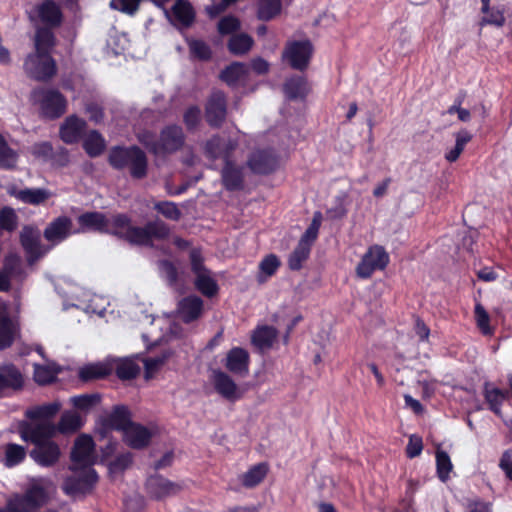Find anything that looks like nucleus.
Listing matches in <instances>:
<instances>
[{
    "mask_svg": "<svg viewBox=\"0 0 512 512\" xmlns=\"http://www.w3.org/2000/svg\"><path fill=\"white\" fill-rule=\"evenodd\" d=\"M277 331L269 326L258 328L252 336V343L260 350L269 349L276 339Z\"/></svg>",
    "mask_w": 512,
    "mask_h": 512,
    "instance_id": "c9c22d12",
    "label": "nucleus"
},
{
    "mask_svg": "<svg viewBox=\"0 0 512 512\" xmlns=\"http://www.w3.org/2000/svg\"><path fill=\"white\" fill-rule=\"evenodd\" d=\"M18 216L11 207H3L0 210V229L12 232L17 228Z\"/></svg>",
    "mask_w": 512,
    "mask_h": 512,
    "instance_id": "5fc2aeb1",
    "label": "nucleus"
},
{
    "mask_svg": "<svg viewBox=\"0 0 512 512\" xmlns=\"http://www.w3.org/2000/svg\"><path fill=\"white\" fill-rule=\"evenodd\" d=\"M93 448L94 443L90 436L86 434L79 436L71 452L72 465H89L91 467L93 464Z\"/></svg>",
    "mask_w": 512,
    "mask_h": 512,
    "instance_id": "6ab92c4d",
    "label": "nucleus"
},
{
    "mask_svg": "<svg viewBox=\"0 0 512 512\" xmlns=\"http://www.w3.org/2000/svg\"><path fill=\"white\" fill-rule=\"evenodd\" d=\"M147 488L156 498L174 494L180 489L179 485L161 476L150 477L147 481Z\"/></svg>",
    "mask_w": 512,
    "mask_h": 512,
    "instance_id": "c756f323",
    "label": "nucleus"
},
{
    "mask_svg": "<svg viewBox=\"0 0 512 512\" xmlns=\"http://www.w3.org/2000/svg\"><path fill=\"white\" fill-rule=\"evenodd\" d=\"M18 153L9 147L5 138L0 134V168L11 170L17 165Z\"/></svg>",
    "mask_w": 512,
    "mask_h": 512,
    "instance_id": "a19ab883",
    "label": "nucleus"
},
{
    "mask_svg": "<svg viewBox=\"0 0 512 512\" xmlns=\"http://www.w3.org/2000/svg\"><path fill=\"white\" fill-rule=\"evenodd\" d=\"M21 437L25 441L33 444L52 441L51 438L56 434L57 427L51 421L32 420L21 427Z\"/></svg>",
    "mask_w": 512,
    "mask_h": 512,
    "instance_id": "9b49d317",
    "label": "nucleus"
},
{
    "mask_svg": "<svg viewBox=\"0 0 512 512\" xmlns=\"http://www.w3.org/2000/svg\"><path fill=\"white\" fill-rule=\"evenodd\" d=\"M29 153L38 161L64 167L69 163L68 150L63 146L53 147L48 141L36 142L29 147Z\"/></svg>",
    "mask_w": 512,
    "mask_h": 512,
    "instance_id": "6e6552de",
    "label": "nucleus"
},
{
    "mask_svg": "<svg viewBox=\"0 0 512 512\" xmlns=\"http://www.w3.org/2000/svg\"><path fill=\"white\" fill-rule=\"evenodd\" d=\"M310 91L309 84L303 76H293L284 83V92L288 99H303Z\"/></svg>",
    "mask_w": 512,
    "mask_h": 512,
    "instance_id": "c85d7f7f",
    "label": "nucleus"
},
{
    "mask_svg": "<svg viewBox=\"0 0 512 512\" xmlns=\"http://www.w3.org/2000/svg\"><path fill=\"white\" fill-rule=\"evenodd\" d=\"M29 455L38 465L49 468L58 463L61 450L56 442L44 441L43 443L34 444Z\"/></svg>",
    "mask_w": 512,
    "mask_h": 512,
    "instance_id": "4468645a",
    "label": "nucleus"
},
{
    "mask_svg": "<svg viewBox=\"0 0 512 512\" xmlns=\"http://www.w3.org/2000/svg\"><path fill=\"white\" fill-rule=\"evenodd\" d=\"M191 270L194 274V285L204 296L213 297L218 292L217 281L203 264L201 254L197 250L190 252Z\"/></svg>",
    "mask_w": 512,
    "mask_h": 512,
    "instance_id": "39448f33",
    "label": "nucleus"
},
{
    "mask_svg": "<svg viewBox=\"0 0 512 512\" xmlns=\"http://www.w3.org/2000/svg\"><path fill=\"white\" fill-rule=\"evenodd\" d=\"M71 403L73 406L79 410L88 411L93 406L99 403L100 395L99 394H83L79 396H74L71 398Z\"/></svg>",
    "mask_w": 512,
    "mask_h": 512,
    "instance_id": "4d7b16f0",
    "label": "nucleus"
},
{
    "mask_svg": "<svg viewBox=\"0 0 512 512\" xmlns=\"http://www.w3.org/2000/svg\"><path fill=\"white\" fill-rule=\"evenodd\" d=\"M106 375V370L99 365H90L80 370L79 376L82 380L87 381L91 379L102 378Z\"/></svg>",
    "mask_w": 512,
    "mask_h": 512,
    "instance_id": "e2e57ef3",
    "label": "nucleus"
},
{
    "mask_svg": "<svg viewBox=\"0 0 512 512\" xmlns=\"http://www.w3.org/2000/svg\"><path fill=\"white\" fill-rule=\"evenodd\" d=\"M19 333V324L9 316L6 304L0 303V350L9 348Z\"/></svg>",
    "mask_w": 512,
    "mask_h": 512,
    "instance_id": "dca6fc26",
    "label": "nucleus"
},
{
    "mask_svg": "<svg viewBox=\"0 0 512 512\" xmlns=\"http://www.w3.org/2000/svg\"><path fill=\"white\" fill-rule=\"evenodd\" d=\"M483 394L485 401L489 405L491 411L497 416H502L501 405L505 399H507L508 391H503L499 388L494 387L490 382L484 383Z\"/></svg>",
    "mask_w": 512,
    "mask_h": 512,
    "instance_id": "cd10ccee",
    "label": "nucleus"
},
{
    "mask_svg": "<svg viewBox=\"0 0 512 512\" xmlns=\"http://www.w3.org/2000/svg\"><path fill=\"white\" fill-rule=\"evenodd\" d=\"M221 179L227 190H241L244 184L243 168L227 159L221 171Z\"/></svg>",
    "mask_w": 512,
    "mask_h": 512,
    "instance_id": "412c9836",
    "label": "nucleus"
},
{
    "mask_svg": "<svg viewBox=\"0 0 512 512\" xmlns=\"http://www.w3.org/2000/svg\"><path fill=\"white\" fill-rule=\"evenodd\" d=\"M124 441L134 449L146 447L152 437V433L144 426L132 423L125 429Z\"/></svg>",
    "mask_w": 512,
    "mask_h": 512,
    "instance_id": "393cba45",
    "label": "nucleus"
},
{
    "mask_svg": "<svg viewBox=\"0 0 512 512\" xmlns=\"http://www.w3.org/2000/svg\"><path fill=\"white\" fill-rule=\"evenodd\" d=\"M24 384V376L14 364H0V396L19 392Z\"/></svg>",
    "mask_w": 512,
    "mask_h": 512,
    "instance_id": "ddd939ff",
    "label": "nucleus"
},
{
    "mask_svg": "<svg viewBox=\"0 0 512 512\" xmlns=\"http://www.w3.org/2000/svg\"><path fill=\"white\" fill-rule=\"evenodd\" d=\"M105 422L109 428L122 430L123 432L133 423L129 409L123 405L115 406Z\"/></svg>",
    "mask_w": 512,
    "mask_h": 512,
    "instance_id": "7c9ffc66",
    "label": "nucleus"
},
{
    "mask_svg": "<svg viewBox=\"0 0 512 512\" xmlns=\"http://www.w3.org/2000/svg\"><path fill=\"white\" fill-rule=\"evenodd\" d=\"M155 209L161 213L164 217L171 220H178L181 216V212L172 202H159L155 205Z\"/></svg>",
    "mask_w": 512,
    "mask_h": 512,
    "instance_id": "052dcab7",
    "label": "nucleus"
},
{
    "mask_svg": "<svg viewBox=\"0 0 512 512\" xmlns=\"http://www.w3.org/2000/svg\"><path fill=\"white\" fill-rule=\"evenodd\" d=\"M10 278L19 277L22 274L21 258L16 254H9L5 257L3 269Z\"/></svg>",
    "mask_w": 512,
    "mask_h": 512,
    "instance_id": "13d9d810",
    "label": "nucleus"
},
{
    "mask_svg": "<svg viewBox=\"0 0 512 512\" xmlns=\"http://www.w3.org/2000/svg\"><path fill=\"white\" fill-rule=\"evenodd\" d=\"M37 13L43 23L50 27L61 24L62 13L60 7L52 0H45L37 6Z\"/></svg>",
    "mask_w": 512,
    "mask_h": 512,
    "instance_id": "bb28decb",
    "label": "nucleus"
},
{
    "mask_svg": "<svg viewBox=\"0 0 512 512\" xmlns=\"http://www.w3.org/2000/svg\"><path fill=\"white\" fill-rule=\"evenodd\" d=\"M247 72L248 68L245 64L234 62L221 72L220 78L231 86L243 79Z\"/></svg>",
    "mask_w": 512,
    "mask_h": 512,
    "instance_id": "4c0bfd02",
    "label": "nucleus"
},
{
    "mask_svg": "<svg viewBox=\"0 0 512 512\" xmlns=\"http://www.w3.org/2000/svg\"><path fill=\"white\" fill-rule=\"evenodd\" d=\"M267 474V466L264 463H260L252 467L242 476V484L245 487L252 488L258 485Z\"/></svg>",
    "mask_w": 512,
    "mask_h": 512,
    "instance_id": "de8ad7c7",
    "label": "nucleus"
},
{
    "mask_svg": "<svg viewBox=\"0 0 512 512\" xmlns=\"http://www.w3.org/2000/svg\"><path fill=\"white\" fill-rule=\"evenodd\" d=\"M436 466L437 474L441 481L445 482L449 478V473L452 470V463L449 455L440 449L436 452Z\"/></svg>",
    "mask_w": 512,
    "mask_h": 512,
    "instance_id": "864d4df0",
    "label": "nucleus"
},
{
    "mask_svg": "<svg viewBox=\"0 0 512 512\" xmlns=\"http://www.w3.org/2000/svg\"><path fill=\"white\" fill-rule=\"evenodd\" d=\"M140 372V367L133 360L125 359L116 366V374L120 379L129 380L135 378Z\"/></svg>",
    "mask_w": 512,
    "mask_h": 512,
    "instance_id": "603ef678",
    "label": "nucleus"
},
{
    "mask_svg": "<svg viewBox=\"0 0 512 512\" xmlns=\"http://www.w3.org/2000/svg\"><path fill=\"white\" fill-rule=\"evenodd\" d=\"M54 46V34L49 28H38L35 35V52L50 54L51 48Z\"/></svg>",
    "mask_w": 512,
    "mask_h": 512,
    "instance_id": "ea45409f",
    "label": "nucleus"
},
{
    "mask_svg": "<svg viewBox=\"0 0 512 512\" xmlns=\"http://www.w3.org/2000/svg\"><path fill=\"white\" fill-rule=\"evenodd\" d=\"M70 470L72 473L63 484V490L66 494L75 497L89 493L98 480L95 470L89 465H71Z\"/></svg>",
    "mask_w": 512,
    "mask_h": 512,
    "instance_id": "7ed1b4c3",
    "label": "nucleus"
},
{
    "mask_svg": "<svg viewBox=\"0 0 512 512\" xmlns=\"http://www.w3.org/2000/svg\"><path fill=\"white\" fill-rule=\"evenodd\" d=\"M277 165V157L271 149L254 150L247 160V166L256 174H269Z\"/></svg>",
    "mask_w": 512,
    "mask_h": 512,
    "instance_id": "2eb2a0df",
    "label": "nucleus"
},
{
    "mask_svg": "<svg viewBox=\"0 0 512 512\" xmlns=\"http://www.w3.org/2000/svg\"><path fill=\"white\" fill-rule=\"evenodd\" d=\"M171 356L170 351H164L161 353V355L152 357V358H145L143 360L144 367H145V378L150 379L153 377V375L164 365V363L167 361V359Z\"/></svg>",
    "mask_w": 512,
    "mask_h": 512,
    "instance_id": "3c124183",
    "label": "nucleus"
},
{
    "mask_svg": "<svg viewBox=\"0 0 512 512\" xmlns=\"http://www.w3.org/2000/svg\"><path fill=\"white\" fill-rule=\"evenodd\" d=\"M32 98L35 102L39 103L41 112L46 118H59L66 111V99L59 91L34 90Z\"/></svg>",
    "mask_w": 512,
    "mask_h": 512,
    "instance_id": "423d86ee",
    "label": "nucleus"
},
{
    "mask_svg": "<svg viewBox=\"0 0 512 512\" xmlns=\"http://www.w3.org/2000/svg\"><path fill=\"white\" fill-rule=\"evenodd\" d=\"M240 27L239 20L234 16H225L218 23V31L221 34H229Z\"/></svg>",
    "mask_w": 512,
    "mask_h": 512,
    "instance_id": "0e129e2a",
    "label": "nucleus"
},
{
    "mask_svg": "<svg viewBox=\"0 0 512 512\" xmlns=\"http://www.w3.org/2000/svg\"><path fill=\"white\" fill-rule=\"evenodd\" d=\"M86 122L75 115L69 116L60 126V138L67 144L77 142L84 133Z\"/></svg>",
    "mask_w": 512,
    "mask_h": 512,
    "instance_id": "b1692460",
    "label": "nucleus"
},
{
    "mask_svg": "<svg viewBox=\"0 0 512 512\" xmlns=\"http://www.w3.org/2000/svg\"><path fill=\"white\" fill-rule=\"evenodd\" d=\"M472 135L467 130H461L455 134V146L445 154L448 162H455L464 150L465 145L470 142Z\"/></svg>",
    "mask_w": 512,
    "mask_h": 512,
    "instance_id": "a18cd8bd",
    "label": "nucleus"
},
{
    "mask_svg": "<svg viewBox=\"0 0 512 512\" xmlns=\"http://www.w3.org/2000/svg\"><path fill=\"white\" fill-rule=\"evenodd\" d=\"M253 39L245 33L233 35L228 42V49L234 55H244L253 46Z\"/></svg>",
    "mask_w": 512,
    "mask_h": 512,
    "instance_id": "58836bf2",
    "label": "nucleus"
},
{
    "mask_svg": "<svg viewBox=\"0 0 512 512\" xmlns=\"http://www.w3.org/2000/svg\"><path fill=\"white\" fill-rule=\"evenodd\" d=\"M47 499V489L37 481H34L26 493L20 498L19 505L23 509H37L43 506Z\"/></svg>",
    "mask_w": 512,
    "mask_h": 512,
    "instance_id": "5701e85b",
    "label": "nucleus"
},
{
    "mask_svg": "<svg viewBox=\"0 0 512 512\" xmlns=\"http://www.w3.org/2000/svg\"><path fill=\"white\" fill-rule=\"evenodd\" d=\"M73 222L68 216H59L51 221L43 232L44 238L52 245L66 240L72 233Z\"/></svg>",
    "mask_w": 512,
    "mask_h": 512,
    "instance_id": "f3484780",
    "label": "nucleus"
},
{
    "mask_svg": "<svg viewBox=\"0 0 512 512\" xmlns=\"http://www.w3.org/2000/svg\"><path fill=\"white\" fill-rule=\"evenodd\" d=\"M61 368L55 363L45 365L34 364V380L39 385H47L55 381Z\"/></svg>",
    "mask_w": 512,
    "mask_h": 512,
    "instance_id": "2f4dec72",
    "label": "nucleus"
},
{
    "mask_svg": "<svg viewBox=\"0 0 512 512\" xmlns=\"http://www.w3.org/2000/svg\"><path fill=\"white\" fill-rule=\"evenodd\" d=\"M186 136L183 128L176 124L163 127L157 138L156 157H166L185 147Z\"/></svg>",
    "mask_w": 512,
    "mask_h": 512,
    "instance_id": "20e7f679",
    "label": "nucleus"
},
{
    "mask_svg": "<svg viewBox=\"0 0 512 512\" xmlns=\"http://www.w3.org/2000/svg\"><path fill=\"white\" fill-rule=\"evenodd\" d=\"M311 248L305 244V241H299L296 248L290 254L288 259V266L291 270H299L302 267V263L309 257Z\"/></svg>",
    "mask_w": 512,
    "mask_h": 512,
    "instance_id": "c03bdc74",
    "label": "nucleus"
},
{
    "mask_svg": "<svg viewBox=\"0 0 512 512\" xmlns=\"http://www.w3.org/2000/svg\"><path fill=\"white\" fill-rule=\"evenodd\" d=\"M280 266L278 257L274 254L267 255L259 264L260 274L258 281L263 283L266 279L272 276Z\"/></svg>",
    "mask_w": 512,
    "mask_h": 512,
    "instance_id": "09e8293b",
    "label": "nucleus"
},
{
    "mask_svg": "<svg viewBox=\"0 0 512 512\" xmlns=\"http://www.w3.org/2000/svg\"><path fill=\"white\" fill-rule=\"evenodd\" d=\"M153 1L158 4V0ZM140 2L141 0H112L110 7L128 15H133L139 9Z\"/></svg>",
    "mask_w": 512,
    "mask_h": 512,
    "instance_id": "bf43d9fd",
    "label": "nucleus"
},
{
    "mask_svg": "<svg viewBox=\"0 0 512 512\" xmlns=\"http://www.w3.org/2000/svg\"><path fill=\"white\" fill-rule=\"evenodd\" d=\"M389 263V255L382 246H372L364 254L356 268L360 278H369L375 270H383Z\"/></svg>",
    "mask_w": 512,
    "mask_h": 512,
    "instance_id": "9d476101",
    "label": "nucleus"
},
{
    "mask_svg": "<svg viewBox=\"0 0 512 512\" xmlns=\"http://www.w3.org/2000/svg\"><path fill=\"white\" fill-rule=\"evenodd\" d=\"M4 465L6 467H13L20 464L26 457V450L23 446L8 443L4 446Z\"/></svg>",
    "mask_w": 512,
    "mask_h": 512,
    "instance_id": "79ce46f5",
    "label": "nucleus"
},
{
    "mask_svg": "<svg viewBox=\"0 0 512 512\" xmlns=\"http://www.w3.org/2000/svg\"><path fill=\"white\" fill-rule=\"evenodd\" d=\"M202 310V299L194 295L180 300L177 307L178 316L185 323L197 320L201 316Z\"/></svg>",
    "mask_w": 512,
    "mask_h": 512,
    "instance_id": "4be33fe9",
    "label": "nucleus"
},
{
    "mask_svg": "<svg viewBox=\"0 0 512 512\" xmlns=\"http://www.w3.org/2000/svg\"><path fill=\"white\" fill-rule=\"evenodd\" d=\"M21 244L29 255L28 261L30 263L39 259L46 253L40 241V232L38 229L31 226H24L20 233Z\"/></svg>",
    "mask_w": 512,
    "mask_h": 512,
    "instance_id": "a211bd4d",
    "label": "nucleus"
},
{
    "mask_svg": "<svg viewBox=\"0 0 512 512\" xmlns=\"http://www.w3.org/2000/svg\"><path fill=\"white\" fill-rule=\"evenodd\" d=\"M249 354L240 347H234L226 355V368L233 374L245 377L249 372Z\"/></svg>",
    "mask_w": 512,
    "mask_h": 512,
    "instance_id": "aec40b11",
    "label": "nucleus"
},
{
    "mask_svg": "<svg viewBox=\"0 0 512 512\" xmlns=\"http://www.w3.org/2000/svg\"><path fill=\"white\" fill-rule=\"evenodd\" d=\"M281 0H259L257 17L263 21H269L281 11Z\"/></svg>",
    "mask_w": 512,
    "mask_h": 512,
    "instance_id": "37998d69",
    "label": "nucleus"
},
{
    "mask_svg": "<svg viewBox=\"0 0 512 512\" xmlns=\"http://www.w3.org/2000/svg\"><path fill=\"white\" fill-rule=\"evenodd\" d=\"M104 148V139L95 130L91 131L84 140V149L91 157L99 156Z\"/></svg>",
    "mask_w": 512,
    "mask_h": 512,
    "instance_id": "49530a36",
    "label": "nucleus"
},
{
    "mask_svg": "<svg viewBox=\"0 0 512 512\" xmlns=\"http://www.w3.org/2000/svg\"><path fill=\"white\" fill-rule=\"evenodd\" d=\"M77 232L95 231L109 233L131 245L153 246V240H164L169 236V227L162 220L148 222L144 227L133 226L131 218L116 214L110 220L101 212H85L77 217Z\"/></svg>",
    "mask_w": 512,
    "mask_h": 512,
    "instance_id": "f257e3e1",
    "label": "nucleus"
},
{
    "mask_svg": "<svg viewBox=\"0 0 512 512\" xmlns=\"http://www.w3.org/2000/svg\"><path fill=\"white\" fill-rule=\"evenodd\" d=\"M132 461L133 455L130 452L121 453L108 462V470L112 475H119L131 466Z\"/></svg>",
    "mask_w": 512,
    "mask_h": 512,
    "instance_id": "8fccbe9b",
    "label": "nucleus"
},
{
    "mask_svg": "<svg viewBox=\"0 0 512 512\" xmlns=\"http://www.w3.org/2000/svg\"><path fill=\"white\" fill-rule=\"evenodd\" d=\"M15 197L24 203L39 205L48 200L51 197V193L44 188L23 189L17 191Z\"/></svg>",
    "mask_w": 512,
    "mask_h": 512,
    "instance_id": "f704fd0d",
    "label": "nucleus"
},
{
    "mask_svg": "<svg viewBox=\"0 0 512 512\" xmlns=\"http://www.w3.org/2000/svg\"><path fill=\"white\" fill-rule=\"evenodd\" d=\"M227 102L223 92L213 91L205 106V119L214 128H219L225 121Z\"/></svg>",
    "mask_w": 512,
    "mask_h": 512,
    "instance_id": "f8f14e48",
    "label": "nucleus"
},
{
    "mask_svg": "<svg viewBox=\"0 0 512 512\" xmlns=\"http://www.w3.org/2000/svg\"><path fill=\"white\" fill-rule=\"evenodd\" d=\"M24 70L30 78L46 81L55 75L56 64L50 54L34 52L27 56Z\"/></svg>",
    "mask_w": 512,
    "mask_h": 512,
    "instance_id": "0eeeda50",
    "label": "nucleus"
},
{
    "mask_svg": "<svg viewBox=\"0 0 512 512\" xmlns=\"http://www.w3.org/2000/svg\"><path fill=\"white\" fill-rule=\"evenodd\" d=\"M108 161L117 170L128 168L130 175L135 179H143L147 175V156L137 146L112 148Z\"/></svg>",
    "mask_w": 512,
    "mask_h": 512,
    "instance_id": "f03ea898",
    "label": "nucleus"
},
{
    "mask_svg": "<svg viewBox=\"0 0 512 512\" xmlns=\"http://www.w3.org/2000/svg\"><path fill=\"white\" fill-rule=\"evenodd\" d=\"M190 51L201 60L209 59L211 54L209 46L200 40H194L190 43Z\"/></svg>",
    "mask_w": 512,
    "mask_h": 512,
    "instance_id": "338daca9",
    "label": "nucleus"
},
{
    "mask_svg": "<svg viewBox=\"0 0 512 512\" xmlns=\"http://www.w3.org/2000/svg\"><path fill=\"white\" fill-rule=\"evenodd\" d=\"M488 15L483 17L480 25L491 24L497 27H502L505 24V17L503 11L500 9H492L487 13Z\"/></svg>",
    "mask_w": 512,
    "mask_h": 512,
    "instance_id": "69168bd1",
    "label": "nucleus"
},
{
    "mask_svg": "<svg viewBox=\"0 0 512 512\" xmlns=\"http://www.w3.org/2000/svg\"><path fill=\"white\" fill-rule=\"evenodd\" d=\"M205 153L211 159H217L225 154L224 139L219 136H213L206 142Z\"/></svg>",
    "mask_w": 512,
    "mask_h": 512,
    "instance_id": "6e6d98bb",
    "label": "nucleus"
},
{
    "mask_svg": "<svg viewBox=\"0 0 512 512\" xmlns=\"http://www.w3.org/2000/svg\"><path fill=\"white\" fill-rule=\"evenodd\" d=\"M61 404L52 402L40 406H35L26 411V416L31 420L51 421V419L59 412Z\"/></svg>",
    "mask_w": 512,
    "mask_h": 512,
    "instance_id": "473e14b6",
    "label": "nucleus"
},
{
    "mask_svg": "<svg viewBox=\"0 0 512 512\" xmlns=\"http://www.w3.org/2000/svg\"><path fill=\"white\" fill-rule=\"evenodd\" d=\"M423 449L422 438L418 435H411L409 437V442L406 447V454L409 458H415L419 456Z\"/></svg>",
    "mask_w": 512,
    "mask_h": 512,
    "instance_id": "774afa93",
    "label": "nucleus"
},
{
    "mask_svg": "<svg viewBox=\"0 0 512 512\" xmlns=\"http://www.w3.org/2000/svg\"><path fill=\"white\" fill-rule=\"evenodd\" d=\"M83 425L82 416L74 411H66L62 414L60 421L56 425L57 431L61 433H73L79 430Z\"/></svg>",
    "mask_w": 512,
    "mask_h": 512,
    "instance_id": "72a5a7b5",
    "label": "nucleus"
},
{
    "mask_svg": "<svg viewBox=\"0 0 512 512\" xmlns=\"http://www.w3.org/2000/svg\"><path fill=\"white\" fill-rule=\"evenodd\" d=\"M213 383L215 390L228 400H236L241 397V393L233 379L222 371H214Z\"/></svg>",
    "mask_w": 512,
    "mask_h": 512,
    "instance_id": "a878e982",
    "label": "nucleus"
},
{
    "mask_svg": "<svg viewBox=\"0 0 512 512\" xmlns=\"http://www.w3.org/2000/svg\"><path fill=\"white\" fill-rule=\"evenodd\" d=\"M201 119V110L197 106L189 107L183 116V121L188 130H193L197 127Z\"/></svg>",
    "mask_w": 512,
    "mask_h": 512,
    "instance_id": "680f3d73",
    "label": "nucleus"
},
{
    "mask_svg": "<svg viewBox=\"0 0 512 512\" xmlns=\"http://www.w3.org/2000/svg\"><path fill=\"white\" fill-rule=\"evenodd\" d=\"M172 13L175 19L185 27L191 25L195 16L192 6L185 0H176L172 6Z\"/></svg>",
    "mask_w": 512,
    "mask_h": 512,
    "instance_id": "e433bc0d",
    "label": "nucleus"
},
{
    "mask_svg": "<svg viewBox=\"0 0 512 512\" xmlns=\"http://www.w3.org/2000/svg\"><path fill=\"white\" fill-rule=\"evenodd\" d=\"M313 54V45L309 40L291 41L287 43L282 57L293 69L304 71Z\"/></svg>",
    "mask_w": 512,
    "mask_h": 512,
    "instance_id": "1a4fd4ad",
    "label": "nucleus"
}]
</instances>
